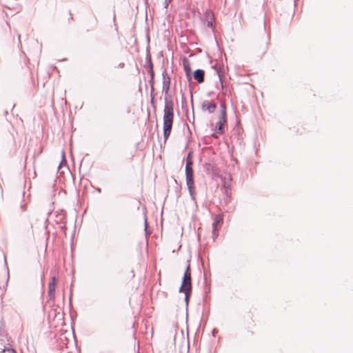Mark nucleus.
Here are the masks:
<instances>
[{
	"instance_id": "obj_12",
	"label": "nucleus",
	"mask_w": 353,
	"mask_h": 353,
	"mask_svg": "<svg viewBox=\"0 0 353 353\" xmlns=\"http://www.w3.org/2000/svg\"><path fill=\"white\" fill-rule=\"evenodd\" d=\"M183 68H184V70L185 72L188 81L189 83H190L191 81H192L190 65V64L188 63V61L185 58L184 59V60L183 61Z\"/></svg>"
},
{
	"instance_id": "obj_13",
	"label": "nucleus",
	"mask_w": 353,
	"mask_h": 353,
	"mask_svg": "<svg viewBox=\"0 0 353 353\" xmlns=\"http://www.w3.org/2000/svg\"><path fill=\"white\" fill-rule=\"evenodd\" d=\"M165 101V107L163 111H172L174 112V102L170 99H168V97H164Z\"/></svg>"
},
{
	"instance_id": "obj_33",
	"label": "nucleus",
	"mask_w": 353,
	"mask_h": 353,
	"mask_svg": "<svg viewBox=\"0 0 353 353\" xmlns=\"http://www.w3.org/2000/svg\"><path fill=\"white\" fill-rule=\"evenodd\" d=\"M213 93V92H210L208 93V96L210 97L212 94Z\"/></svg>"
},
{
	"instance_id": "obj_30",
	"label": "nucleus",
	"mask_w": 353,
	"mask_h": 353,
	"mask_svg": "<svg viewBox=\"0 0 353 353\" xmlns=\"http://www.w3.org/2000/svg\"><path fill=\"white\" fill-rule=\"evenodd\" d=\"M211 136H212V137L215 138V139H217V138H218V137H217V135H216V133H213V134H212V135H211Z\"/></svg>"
},
{
	"instance_id": "obj_17",
	"label": "nucleus",
	"mask_w": 353,
	"mask_h": 353,
	"mask_svg": "<svg viewBox=\"0 0 353 353\" xmlns=\"http://www.w3.org/2000/svg\"><path fill=\"white\" fill-rule=\"evenodd\" d=\"M219 231V228H212V237L213 241H215L216 239L218 237Z\"/></svg>"
},
{
	"instance_id": "obj_11",
	"label": "nucleus",
	"mask_w": 353,
	"mask_h": 353,
	"mask_svg": "<svg viewBox=\"0 0 353 353\" xmlns=\"http://www.w3.org/2000/svg\"><path fill=\"white\" fill-rule=\"evenodd\" d=\"M223 223V214H218L215 216L212 223V228H219Z\"/></svg>"
},
{
	"instance_id": "obj_32",
	"label": "nucleus",
	"mask_w": 353,
	"mask_h": 353,
	"mask_svg": "<svg viewBox=\"0 0 353 353\" xmlns=\"http://www.w3.org/2000/svg\"><path fill=\"white\" fill-rule=\"evenodd\" d=\"M96 190L98 192H101V188H98L96 189Z\"/></svg>"
},
{
	"instance_id": "obj_21",
	"label": "nucleus",
	"mask_w": 353,
	"mask_h": 353,
	"mask_svg": "<svg viewBox=\"0 0 353 353\" xmlns=\"http://www.w3.org/2000/svg\"><path fill=\"white\" fill-rule=\"evenodd\" d=\"M6 352H8V353H17L15 350L13 348H4L2 349L1 351V353H5Z\"/></svg>"
},
{
	"instance_id": "obj_37",
	"label": "nucleus",
	"mask_w": 353,
	"mask_h": 353,
	"mask_svg": "<svg viewBox=\"0 0 353 353\" xmlns=\"http://www.w3.org/2000/svg\"><path fill=\"white\" fill-rule=\"evenodd\" d=\"M71 299H72V296L71 295L70 296V301H71Z\"/></svg>"
},
{
	"instance_id": "obj_10",
	"label": "nucleus",
	"mask_w": 353,
	"mask_h": 353,
	"mask_svg": "<svg viewBox=\"0 0 353 353\" xmlns=\"http://www.w3.org/2000/svg\"><path fill=\"white\" fill-rule=\"evenodd\" d=\"M222 188L223 189V200L225 203L227 204L228 203L230 202L231 196V189L230 184H226V183H224Z\"/></svg>"
},
{
	"instance_id": "obj_2",
	"label": "nucleus",
	"mask_w": 353,
	"mask_h": 353,
	"mask_svg": "<svg viewBox=\"0 0 353 353\" xmlns=\"http://www.w3.org/2000/svg\"><path fill=\"white\" fill-rule=\"evenodd\" d=\"M163 139L164 142H166L169 136L170 135L173 120H174V112L172 111H163Z\"/></svg>"
},
{
	"instance_id": "obj_7",
	"label": "nucleus",
	"mask_w": 353,
	"mask_h": 353,
	"mask_svg": "<svg viewBox=\"0 0 353 353\" xmlns=\"http://www.w3.org/2000/svg\"><path fill=\"white\" fill-rule=\"evenodd\" d=\"M55 290H56V278L52 276L51 281L48 284V298L50 300H54L55 298Z\"/></svg>"
},
{
	"instance_id": "obj_22",
	"label": "nucleus",
	"mask_w": 353,
	"mask_h": 353,
	"mask_svg": "<svg viewBox=\"0 0 353 353\" xmlns=\"http://www.w3.org/2000/svg\"><path fill=\"white\" fill-rule=\"evenodd\" d=\"M57 218L58 219L57 221H62L65 219V215L63 213H59Z\"/></svg>"
},
{
	"instance_id": "obj_23",
	"label": "nucleus",
	"mask_w": 353,
	"mask_h": 353,
	"mask_svg": "<svg viewBox=\"0 0 353 353\" xmlns=\"http://www.w3.org/2000/svg\"><path fill=\"white\" fill-rule=\"evenodd\" d=\"M219 121H221V123L222 124H223V123H226V115H225L224 119H222V114H221V116L219 117Z\"/></svg>"
},
{
	"instance_id": "obj_19",
	"label": "nucleus",
	"mask_w": 353,
	"mask_h": 353,
	"mask_svg": "<svg viewBox=\"0 0 353 353\" xmlns=\"http://www.w3.org/2000/svg\"><path fill=\"white\" fill-rule=\"evenodd\" d=\"M220 108H221V114H222V119H224L225 115H226V108H225V105H224V103H221Z\"/></svg>"
},
{
	"instance_id": "obj_25",
	"label": "nucleus",
	"mask_w": 353,
	"mask_h": 353,
	"mask_svg": "<svg viewBox=\"0 0 353 353\" xmlns=\"http://www.w3.org/2000/svg\"><path fill=\"white\" fill-rule=\"evenodd\" d=\"M63 161H65V152L63 150L62 151V161L61 162H63ZM61 163H60L59 168H60Z\"/></svg>"
},
{
	"instance_id": "obj_18",
	"label": "nucleus",
	"mask_w": 353,
	"mask_h": 353,
	"mask_svg": "<svg viewBox=\"0 0 353 353\" xmlns=\"http://www.w3.org/2000/svg\"><path fill=\"white\" fill-rule=\"evenodd\" d=\"M185 176H194V170L192 168H185Z\"/></svg>"
},
{
	"instance_id": "obj_36",
	"label": "nucleus",
	"mask_w": 353,
	"mask_h": 353,
	"mask_svg": "<svg viewBox=\"0 0 353 353\" xmlns=\"http://www.w3.org/2000/svg\"><path fill=\"white\" fill-rule=\"evenodd\" d=\"M296 1H297V0H294V4L295 5L296 4Z\"/></svg>"
},
{
	"instance_id": "obj_34",
	"label": "nucleus",
	"mask_w": 353,
	"mask_h": 353,
	"mask_svg": "<svg viewBox=\"0 0 353 353\" xmlns=\"http://www.w3.org/2000/svg\"><path fill=\"white\" fill-rule=\"evenodd\" d=\"M181 96H182V103H183V94L181 93Z\"/></svg>"
},
{
	"instance_id": "obj_24",
	"label": "nucleus",
	"mask_w": 353,
	"mask_h": 353,
	"mask_svg": "<svg viewBox=\"0 0 353 353\" xmlns=\"http://www.w3.org/2000/svg\"><path fill=\"white\" fill-rule=\"evenodd\" d=\"M171 1H172V0H165V3H164V4H165V5H164V8H165V9H167V8H168V5H169V3H170Z\"/></svg>"
},
{
	"instance_id": "obj_31",
	"label": "nucleus",
	"mask_w": 353,
	"mask_h": 353,
	"mask_svg": "<svg viewBox=\"0 0 353 353\" xmlns=\"http://www.w3.org/2000/svg\"><path fill=\"white\" fill-rule=\"evenodd\" d=\"M119 67H120V68H123V67H124V63H120L119 64Z\"/></svg>"
},
{
	"instance_id": "obj_16",
	"label": "nucleus",
	"mask_w": 353,
	"mask_h": 353,
	"mask_svg": "<svg viewBox=\"0 0 353 353\" xmlns=\"http://www.w3.org/2000/svg\"><path fill=\"white\" fill-rule=\"evenodd\" d=\"M223 125L221 121H218L216 124V131L219 133H223Z\"/></svg>"
},
{
	"instance_id": "obj_14",
	"label": "nucleus",
	"mask_w": 353,
	"mask_h": 353,
	"mask_svg": "<svg viewBox=\"0 0 353 353\" xmlns=\"http://www.w3.org/2000/svg\"><path fill=\"white\" fill-rule=\"evenodd\" d=\"M192 152H190L186 157L185 168H192Z\"/></svg>"
},
{
	"instance_id": "obj_20",
	"label": "nucleus",
	"mask_w": 353,
	"mask_h": 353,
	"mask_svg": "<svg viewBox=\"0 0 353 353\" xmlns=\"http://www.w3.org/2000/svg\"><path fill=\"white\" fill-rule=\"evenodd\" d=\"M216 72L219 76V79L221 85L222 89L223 88V75L221 73L220 68L216 70Z\"/></svg>"
},
{
	"instance_id": "obj_9",
	"label": "nucleus",
	"mask_w": 353,
	"mask_h": 353,
	"mask_svg": "<svg viewBox=\"0 0 353 353\" xmlns=\"http://www.w3.org/2000/svg\"><path fill=\"white\" fill-rule=\"evenodd\" d=\"M194 79L199 83H202L205 80V72L202 69H196L193 72Z\"/></svg>"
},
{
	"instance_id": "obj_8",
	"label": "nucleus",
	"mask_w": 353,
	"mask_h": 353,
	"mask_svg": "<svg viewBox=\"0 0 353 353\" xmlns=\"http://www.w3.org/2000/svg\"><path fill=\"white\" fill-rule=\"evenodd\" d=\"M204 16L205 19L207 20V26L208 28H214V16L211 10H207Z\"/></svg>"
},
{
	"instance_id": "obj_6",
	"label": "nucleus",
	"mask_w": 353,
	"mask_h": 353,
	"mask_svg": "<svg viewBox=\"0 0 353 353\" xmlns=\"http://www.w3.org/2000/svg\"><path fill=\"white\" fill-rule=\"evenodd\" d=\"M216 104L213 101L204 100L201 104V109L203 112H208L210 114L214 112L216 109Z\"/></svg>"
},
{
	"instance_id": "obj_35",
	"label": "nucleus",
	"mask_w": 353,
	"mask_h": 353,
	"mask_svg": "<svg viewBox=\"0 0 353 353\" xmlns=\"http://www.w3.org/2000/svg\"><path fill=\"white\" fill-rule=\"evenodd\" d=\"M96 23H97V19H94V24L95 25Z\"/></svg>"
},
{
	"instance_id": "obj_26",
	"label": "nucleus",
	"mask_w": 353,
	"mask_h": 353,
	"mask_svg": "<svg viewBox=\"0 0 353 353\" xmlns=\"http://www.w3.org/2000/svg\"><path fill=\"white\" fill-rule=\"evenodd\" d=\"M22 211H26L27 208L26 204H21L20 206Z\"/></svg>"
},
{
	"instance_id": "obj_1",
	"label": "nucleus",
	"mask_w": 353,
	"mask_h": 353,
	"mask_svg": "<svg viewBox=\"0 0 353 353\" xmlns=\"http://www.w3.org/2000/svg\"><path fill=\"white\" fill-rule=\"evenodd\" d=\"M144 68L146 69L148 73L149 74L150 77V79L149 81V83L150 85V97H151V103L153 105L154 108H155V103H154V96L153 94V92L154 91V72L153 70V63L152 61V57L150 54L149 50H148L145 54V64L144 65Z\"/></svg>"
},
{
	"instance_id": "obj_29",
	"label": "nucleus",
	"mask_w": 353,
	"mask_h": 353,
	"mask_svg": "<svg viewBox=\"0 0 353 353\" xmlns=\"http://www.w3.org/2000/svg\"><path fill=\"white\" fill-rule=\"evenodd\" d=\"M148 226L147 219L146 217L145 218V230H146V228Z\"/></svg>"
},
{
	"instance_id": "obj_5",
	"label": "nucleus",
	"mask_w": 353,
	"mask_h": 353,
	"mask_svg": "<svg viewBox=\"0 0 353 353\" xmlns=\"http://www.w3.org/2000/svg\"><path fill=\"white\" fill-rule=\"evenodd\" d=\"M163 77V88L162 92L164 93V97H168L169 90L170 86V78L168 75L167 71L165 69L162 72Z\"/></svg>"
},
{
	"instance_id": "obj_3",
	"label": "nucleus",
	"mask_w": 353,
	"mask_h": 353,
	"mask_svg": "<svg viewBox=\"0 0 353 353\" xmlns=\"http://www.w3.org/2000/svg\"><path fill=\"white\" fill-rule=\"evenodd\" d=\"M188 264L182 277L181 285L179 290V292H182L185 289L188 290L192 289L190 261H188Z\"/></svg>"
},
{
	"instance_id": "obj_15",
	"label": "nucleus",
	"mask_w": 353,
	"mask_h": 353,
	"mask_svg": "<svg viewBox=\"0 0 353 353\" xmlns=\"http://www.w3.org/2000/svg\"><path fill=\"white\" fill-rule=\"evenodd\" d=\"M192 289H190V290H188L187 289H185L181 292V293H184L185 294V301L187 305H188L189 299H190V295L192 294Z\"/></svg>"
},
{
	"instance_id": "obj_28",
	"label": "nucleus",
	"mask_w": 353,
	"mask_h": 353,
	"mask_svg": "<svg viewBox=\"0 0 353 353\" xmlns=\"http://www.w3.org/2000/svg\"><path fill=\"white\" fill-rule=\"evenodd\" d=\"M190 92L191 103H192V105H193V96H192V89L190 90Z\"/></svg>"
},
{
	"instance_id": "obj_4",
	"label": "nucleus",
	"mask_w": 353,
	"mask_h": 353,
	"mask_svg": "<svg viewBox=\"0 0 353 353\" xmlns=\"http://www.w3.org/2000/svg\"><path fill=\"white\" fill-rule=\"evenodd\" d=\"M186 185L191 200L196 203V192L194 176H185Z\"/></svg>"
},
{
	"instance_id": "obj_27",
	"label": "nucleus",
	"mask_w": 353,
	"mask_h": 353,
	"mask_svg": "<svg viewBox=\"0 0 353 353\" xmlns=\"http://www.w3.org/2000/svg\"><path fill=\"white\" fill-rule=\"evenodd\" d=\"M217 333H218L217 329L214 328L212 330V334L213 336H215Z\"/></svg>"
}]
</instances>
